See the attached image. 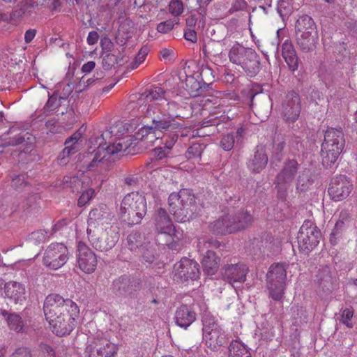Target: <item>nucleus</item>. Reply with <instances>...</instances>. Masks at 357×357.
I'll list each match as a JSON object with an SVG mask.
<instances>
[{"instance_id":"obj_35","label":"nucleus","mask_w":357,"mask_h":357,"mask_svg":"<svg viewBox=\"0 0 357 357\" xmlns=\"http://www.w3.org/2000/svg\"><path fill=\"white\" fill-rule=\"evenodd\" d=\"M1 314L6 319L7 324L10 329L17 333L22 331L24 323L20 314L8 313L6 310H3Z\"/></svg>"},{"instance_id":"obj_47","label":"nucleus","mask_w":357,"mask_h":357,"mask_svg":"<svg viewBox=\"0 0 357 357\" xmlns=\"http://www.w3.org/2000/svg\"><path fill=\"white\" fill-rule=\"evenodd\" d=\"M200 77L204 86L211 84L215 79L213 70L208 66L202 67L200 71Z\"/></svg>"},{"instance_id":"obj_5","label":"nucleus","mask_w":357,"mask_h":357,"mask_svg":"<svg viewBox=\"0 0 357 357\" xmlns=\"http://www.w3.org/2000/svg\"><path fill=\"white\" fill-rule=\"evenodd\" d=\"M168 204L176 221L185 222L192 218L195 211V197L187 190L170 194Z\"/></svg>"},{"instance_id":"obj_17","label":"nucleus","mask_w":357,"mask_h":357,"mask_svg":"<svg viewBox=\"0 0 357 357\" xmlns=\"http://www.w3.org/2000/svg\"><path fill=\"white\" fill-rule=\"evenodd\" d=\"M155 228L158 233L172 236L173 240H179L181 234L175 230L172 219L167 211L161 207L157 208L153 216Z\"/></svg>"},{"instance_id":"obj_8","label":"nucleus","mask_w":357,"mask_h":357,"mask_svg":"<svg viewBox=\"0 0 357 357\" xmlns=\"http://www.w3.org/2000/svg\"><path fill=\"white\" fill-rule=\"evenodd\" d=\"M34 142L35 138L31 134L20 133L0 144V153L7 146L20 145V151H15L13 156H17L19 162L22 164L28 163L35 160Z\"/></svg>"},{"instance_id":"obj_16","label":"nucleus","mask_w":357,"mask_h":357,"mask_svg":"<svg viewBox=\"0 0 357 357\" xmlns=\"http://www.w3.org/2000/svg\"><path fill=\"white\" fill-rule=\"evenodd\" d=\"M77 263L78 267L85 273H93L97 266L96 255L82 241H79L77 245Z\"/></svg>"},{"instance_id":"obj_19","label":"nucleus","mask_w":357,"mask_h":357,"mask_svg":"<svg viewBox=\"0 0 357 357\" xmlns=\"http://www.w3.org/2000/svg\"><path fill=\"white\" fill-rule=\"evenodd\" d=\"M299 164L294 159L287 160L275 178L274 183L280 189L286 190L292 184L298 174Z\"/></svg>"},{"instance_id":"obj_28","label":"nucleus","mask_w":357,"mask_h":357,"mask_svg":"<svg viewBox=\"0 0 357 357\" xmlns=\"http://www.w3.org/2000/svg\"><path fill=\"white\" fill-rule=\"evenodd\" d=\"M282 55L288 65L289 69L294 72L298 67V58L292 43L286 40L282 45Z\"/></svg>"},{"instance_id":"obj_21","label":"nucleus","mask_w":357,"mask_h":357,"mask_svg":"<svg viewBox=\"0 0 357 357\" xmlns=\"http://www.w3.org/2000/svg\"><path fill=\"white\" fill-rule=\"evenodd\" d=\"M199 266L197 261L183 257L174 265V277L181 282L196 280L199 275Z\"/></svg>"},{"instance_id":"obj_46","label":"nucleus","mask_w":357,"mask_h":357,"mask_svg":"<svg viewBox=\"0 0 357 357\" xmlns=\"http://www.w3.org/2000/svg\"><path fill=\"white\" fill-rule=\"evenodd\" d=\"M220 243L213 238H200L198 241L197 248L199 252H204L205 249L211 250L212 248H218Z\"/></svg>"},{"instance_id":"obj_50","label":"nucleus","mask_w":357,"mask_h":357,"mask_svg":"<svg viewBox=\"0 0 357 357\" xmlns=\"http://www.w3.org/2000/svg\"><path fill=\"white\" fill-rule=\"evenodd\" d=\"M235 142V136L234 133H229L224 135L220 142V146L223 150L229 151L234 147Z\"/></svg>"},{"instance_id":"obj_30","label":"nucleus","mask_w":357,"mask_h":357,"mask_svg":"<svg viewBox=\"0 0 357 357\" xmlns=\"http://www.w3.org/2000/svg\"><path fill=\"white\" fill-rule=\"evenodd\" d=\"M177 134H168L165 136L164 146L157 147L153 150V155L158 160H163L172 156V149L178 139Z\"/></svg>"},{"instance_id":"obj_1","label":"nucleus","mask_w":357,"mask_h":357,"mask_svg":"<svg viewBox=\"0 0 357 357\" xmlns=\"http://www.w3.org/2000/svg\"><path fill=\"white\" fill-rule=\"evenodd\" d=\"M43 311L52 332L59 336L70 334L79 313V307L75 302L70 299H64L56 294L46 297Z\"/></svg>"},{"instance_id":"obj_58","label":"nucleus","mask_w":357,"mask_h":357,"mask_svg":"<svg viewBox=\"0 0 357 357\" xmlns=\"http://www.w3.org/2000/svg\"><path fill=\"white\" fill-rule=\"evenodd\" d=\"M10 177L12 178V185L16 188H20L23 184H26L24 174H16L13 172Z\"/></svg>"},{"instance_id":"obj_2","label":"nucleus","mask_w":357,"mask_h":357,"mask_svg":"<svg viewBox=\"0 0 357 357\" xmlns=\"http://www.w3.org/2000/svg\"><path fill=\"white\" fill-rule=\"evenodd\" d=\"M178 110V105L176 102H167L166 100L162 103L149 105L146 115L151 119L152 123L150 126L142 128V135L156 131L176 134L175 131L183 128V126L176 121L181 117Z\"/></svg>"},{"instance_id":"obj_61","label":"nucleus","mask_w":357,"mask_h":357,"mask_svg":"<svg viewBox=\"0 0 357 357\" xmlns=\"http://www.w3.org/2000/svg\"><path fill=\"white\" fill-rule=\"evenodd\" d=\"M26 10V8H25V6L15 9L10 13V19L12 20H15V21L20 20L21 17H22V16L25 13Z\"/></svg>"},{"instance_id":"obj_37","label":"nucleus","mask_w":357,"mask_h":357,"mask_svg":"<svg viewBox=\"0 0 357 357\" xmlns=\"http://www.w3.org/2000/svg\"><path fill=\"white\" fill-rule=\"evenodd\" d=\"M312 32L317 33L312 18L307 15H302L296 21V33Z\"/></svg>"},{"instance_id":"obj_14","label":"nucleus","mask_w":357,"mask_h":357,"mask_svg":"<svg viewBox=\"0 0 357 357\" xmlns=\"http://www.w3.org/2000/svg\"><path fill=\"white\" fill-rule=\"evenodd\" d=\"M140 284L139 280H132L129 275H123L113 280L111 289L116 296L132 298L139 289Z\"/></svg>"},{"instance_id":"obj_38","label":"nucleus","mask_w":357,"mask_h":357,"mask_svg":"<svg viewBox=\"0 0 357 357\" xmlns=\"http://www.w3.org/2000/svg\"><path fill=\"white\" fill-rule=\"evenodd\" d=\"M66 98L60 96L57 93H54L48 99L47 103L43 107V111L41 115L47 116L50 112L55 111L61 106Z\"/></svg>"},{"instance_id":"obj_31","label":"nucleus","mask_w":357,"mask_h":357,"mask_svg":"<svg viewBox=\"0 0 357 357\" xmlns=\"http://www.w3.org/2000/svg\"><path fill=\"white\" fill-rule=\"evenodd\" d=\"M220 258L216 256L214 251L208 250L204 256L202 265L203 271L208 275H214L219 268Z\"/></svg>"},{"instance_id":"obj_3","label":"nucleus","mask_w":357,"mask_h":357,"mask_svg":"<svg viewBox=\"0 0 357 357\" xmlns=\"http://www.w3.org/2000/svg\"><path fill=\"white\" fill-rule=\"evenodd\" d=\"M98 137L91 139V143L93 146H90L87 151L79 155L78 160L81 167L89 171L93 170L96 167L103 168L106 162L112 155L121 151H126L128 149V144L125 142H119L115 145H107L100 141H97Z\"/></svg>"},{"instance_id":"obj_10","label":"nucleus","mask_w":357,"mask_h":357,"mask_svg":"<svg viewBox=\"0 0 357 357\" xmlns=\"http://www.w3.org/2000/svg\"><path fill=\"white\" fill-rule=\"evenodd\" d=\"M267 288L269 296L276 301L282 299L286 286L287 268L283 264H275L270 266L266 274Z\"/></svg>"},{"instance_id":"obj_62","label":"nucleus","mask_w":357,"mask_h":357,"mask_svg":"<svg viewBox=\"0 0 357 357\" xmlns=\"http://www.w3.org/2000/svg\"><path fill=\"white\" fill-rule=\"evenodd\" d=\"M184 38L192 43H196L197 40V33L193 29H187L184 32Z\"/></svg>"},{"instance_id":"obj_42","label":"nucleus","mask_w":357,"mask_h":357,"mask_svg":"<svg viewBox=\"0 0 357 357\" xmlns=\"http://www.w3.org/2000/svg\"><path fill=\"white\" fill-rule=\"evenodd\" d=\"M205 148V144L199 143L193 144L187 149L185 157L188 160H194L199 162L201 161V156Z\"/></svg>"},{"instance_id":"obj_23","label":"nucleus","mask_w":357,"mask_h":357,"mask_svg":"<svg viewBox=\"0 0 357 357\" xmlns=\"http://www.w3.org/2000/svg\"><path fill=\"white\" fill-rule=\"evenodd\" d=\"M128 130L127 123L122 121L116 122L115 124L112 126L109 130L101 134L98 137L97 141H100L104 144L107 142V145H113L119 142H125L128 144V147L130 145L129 140H126L123 138H120L121 136L126 134Z\"/></svg>"},{"instance_id":"obj_6","label":"nucleus","mask_w":357,"mask_h":357,"mask_svg":"<svg viewBox=\"0 0 357 357\" xmlns=\"http://www.w3.org/2000/svg\"><path fill=\"white\" fill-rule=\"evenodd\" d=\"M228 56L232 63L241 66L250 77L255 75L259 70V56L251 48L236 43L229 50Z\"/></svg>"},{"instance_id":"obj_36","label":"nucleus","mask_w":357,"mask_h":357,"mask_svg":"<svg viewBox=\"0 0 357 357\" xmlns=\"http://www.w3.org/2000/svg\"><path fill=\"white\" fill-rule=\"evenodd\" d=\"M79 138L80 134L76 132L66 140V147L63 149L61 153L62 159H64L66 157H69L78 151V141Z\"/></svg>"},{"instance_id":"obj_11","label":"nucleus","mask_w":357,"mask_h":357,"mask_svg":"<svg viewBox=\"0 0 357 357\" xmlns=\"http://www.w3.org/2000/svg\"><path fill=\"white\" fill-rule=\"evenodd\" d=\"M87 235L91 245L100 252L110 250L119 241V234L112 227L87 229Z\"/></svg>"},{"instance_id":"obj_45","label":"nucleus","mask_w":357,"mask_h":357,"mask_svg":"<svg viewBox=\"0 0 357 357\" xmlns=\"http://www.w3.org/2000/svg\"><path fill=\"white\" fill-rule=\"evenodd\" d=\"M144 236L139 232H135L129 234L127 237V242L130 250H134L136 248L141 250L142 246H144L147 242H142Z\"/></svg>"},{"instance_id":"obj_48","label":"nucleus","mask_w":357,"mask_h":357,"mask_svg":"<svg viewBox=\"0 0 357 357\" xmlns=\"http://www.w3.org/2000/svg\"><path fill=\"white\" fill-rule=\"evenodd\" d=\"M178 23L179 20L177 18L169 19L159 23L157 26V31L162 33H167L173 29L174 25Z\"/></svg>"},{"instance_id":"obj_59","label":"nucleus","mask_w":357,"mask_h":357,"mask_svg":"<svg viewBox=\"0 0 357 357\" xmlns=\"http://www.w3.org/2000/svg\"><path fill=\"white\" fill-rule=\"evenodd\" d=\"M94 190L92 189L87 190L82 192L78 199L77 204L79 206H84L92 198Z\"/></svg>"},{"instance_id":"obj_32","label":"nucleus","mask_w":357,"mask_h":357,"mask_svg":"<svg viewBox=\"0 0 357 357\" xmlns=\"http://www.w3.org/2000/svg\"><path fill=\"white\" fill-rule=\"evenodd\" d=\"M268 157L263 149H257L249 160L248 167L254 173H259L267 165Z\"/></svg>"},{"instance_id":"obj_25","label":"nucleus","mask_w":357,"mask_h":357,"mask_svg":"<svg viewBox=\"0 0 357 357\" xmlns=\"http://www.w3.org/2000/svg\"><path fill=\"white\" fill-rule=\"evenodd\" d=\"M296 43L298 48L303 52L314 51L319 43L318 33L303 32L296 33Z\"/></svg>"},{"instance_id":"obj_24","label":"nucleus","mask_w":357,"mask_h":357,"mask_svg":"<svg viewBox=\"0 0 357 357\" xmlns=\"http://www.w3.org/2000/svg\"><path fill=\"white\" fill-rule=\"evenodd\" d=\"M319 288L326 293H330L336 287L337 278L334 271L326 266L320 268L316 275Z\"/></svg>"},{"instance_id":"obj_13","label":"nucleus","mask_w":357,"mask_h":357,"mask_svg":"<svg viewBox=\"0 0 357 357\" xmlns=\"http://www.w3.org/2000/svg\"><path fill=\"white\" fill-rule=\"evenodd\" d=\"M68 259V250L63 243H52L45 250L43 263L51 270L62 267Z\"/></svg>"},{"instance_id":"obj_15","label":"nucleus","mask_w":357,"mask_h":357,"mask_svg":"<svg viewBox=\"0 0 357 357\" xmlns=\"http://www.w3.org/2000/svg\"><path fill=\"white\" fill-rule=\"evenodd\" d=\"M301 112V101L298 93L289 92L282 103L281 114L287 123H294Z\"/></svg>"},{"instance_id":"obj_40","label":"nucleus","mask_w":357,"mask_h":357,"mask_svg":"<svg viewBox=\"0 0 357 357\" xmlns=\"http://www.w3.org/2000/svg\"><path fill=\"white\" fill-rule=\"evenodd\" d=\"M229 357H252L247 347L238 341H232L229 346Z\"/></svg>"},{"instance_id":"obj_34","label":"nucleus","mask_w":357,"mask_h":357,"mask_svg":"<svg viewBox=\"0 0 357 357\" xmlns=\"http://www.w3.org/2000/svg\"><path fill=\"white\" fill-rule=\"evenodd\" d=\"M182 87L186 91V95L197 97L202 94L205 86L193 76H186Z\"/></svg>"},{"instance_id":"obj_41","label":"nucleus","mask_w":357,"mask_h":357,"mask_svg":"<svg viewBox=\"0 0 357 357\" xmlns=\"http://www.w3.org/2000/svg\"><path fill=\"white\" fill-rule=\"evenodd\" d=\"M140 252L141 261L144 264H151L156 259L155 250L150 242H147L144 246L142 247Z\"/></svg>"},{"instance_id":"obj_60","label":"nucleus","mask_w":357,"mask_h":357,"mask_svg":"<svg viewBox=\"0 0 357 357\" xmlns=\"http://www.w3.org/2000/svg\"><path fill=\"white\" fill-rule=\"evenodd\" d=\"M100 46L102 47V51L105 53L111 52L114 49V43H112L111 39L107 36H105L102 38H101Z\"/></svg>"},{"instance_id":"obj_64","label":"nucleus","mask_w":357,"mask_h":357,"mask_svg":"<svg viewBox=\"0 0 357 357\" xmlns=\"http://www.w3.org/2000/svg\"><path fill=\"white\" fill-rule=\"evenodd\" d=\"M10 357H31L30 351L27 348L17 349Z\"/></svg>"},{"instance_id":"obj_9","label":"nucleus","mask_w":357,"mask_h":357,"mask_svg":"<svg viewBox=\"0 0 357 357\" xmlns=\"http://www.w3.org/2000/svg\"><path fill=\"white\" fill-rule=\"evenodd\" d=\"M203 339L206 345L212 350H216L226 341L225 332L209 313H205L202 317Z\"/></svg>"},{"instance_id":"obj_55","label":"nucleus","mask_w":357,"mask_h":357,"mask_svg":"<svg viewBox=\"0 0 357 357\" xmlns=\"http://www.w3.org/2000/svg\"><path fill=\"white\" fill-rule=\"evenodd\" d=\"M47 231L45 230L38 229L32 232L29 236V238L35 243L39 244L45 241L47 237Z\"/></svg>"},{"instance_id":"obj_26","label":"nucleus","mask_w":357,"mask_h":357,"mask_svg":"<svg viewBox=\"0 0 357 357\" xmlns=\"http://www.w3.org/2000/svg\"><path fill=\"white\" fill-rule=\"evenodd\" d=\"M229 217L233 233L247 229L254 222L253 215L247 210H241Z\"/></svg>"},{"instance_id":"obj_52","label":"nucleus","mask_w":357,"mask_h":357,"mask_svg":"<svg viewBox=\"0 0 357 357\" xmlns=\"http://www.w3.org/2000/svg\"><path fill=\"white\" fill-rule=\"evenodd\" d=\"M285 146V141L284 139H282L281 140H278V142H275L273 145V157L275 158V160L278 161H280L282 158L283 154V150Z\"/></svg>"},{"instance_id":"obj_44","label":"nucleus","mask_w":357,"mask_h":357,"mask_svg":"<svg viewBox=\"0 0 357 357\" xmlns=\"http://www.w3.org/2000/svg\"><path fill=\"white\" fill-rule=\"evenodd\" d=\"M165 93V91L159 86H151L142 94V98L146 101L157 100L163 98Z\"/></svg>"},{"instance_id":"obj_4","label":"nucleus","mask_w":357,"mask_h":357,"mask_svg":"<svg viewBox=\"0 0 357 357\" xmlns=\"http://www.w3.org/2000/svg\"><path fill=\"white\" fill-rule=\"evenodd\" d=\"M345 145L344 135L341 128H328L321 144L322 165L331 167L337 161Z\"/></svg>"},{"instance_id":"obj_63","label":"nucleus","mask_w":357,"mask_h":357,"mask_svg":"<svg viewBox=\"0 0 357 357\" xmlns=\"http://www.w3.org/2000/svg\"><path fill=\"white\" fill-rule=\"evenodd\" d=\"M40 348L46 357H56L55 351L50 345L47 344H40Z\"/></svg>"},{"instance_id":"obj_20","label":"nucleus","mask_w":357,"mask_h":357,"mask_svg":"<svg viewBox=\"0 0 357 357\" xmlns=\"http://www.w3.org/2000/svg\"><path fill=\"white\" fill-rule=\"evenodd\" d=\"M119 348L106 339L95 340L85 349L88 357H114Z\"/></svg>"},{"instance_id":"obj_7","label":"nucleus","mask_w":357,"mask_h":357,"mask_svg":"<svg viewBox=\"0 0 357 357\" xmlns=\"http://www.w3.org/2000/svg\"><path fill=\"white\" fill-rule=\"evenodd\" d=\"M121 209L129 225L139 224L147 212L146 198L139 192L129 193L123 199Z\"/></svg>"},{"instance_id":"obj_39","label":"nucleus","mask_w":357,"mask_h":357,"mask_svg":"<svg viewBox=\"0 0 357 357\" xmlns=\"http://www.w3.org/2000/svg\"><path fill=\"white\" fill-rule=\"evenodd\" d=\"M312 184L310 171L306 169L298 172L296 181V189L297 192H302L306 191Z\"/></svg>"},{"instance_id":"obj_29","label":"nucleus","mask_w":357,"mask_h":357,"mask_svg":"<svg viewBox=\"0 0 357 357\" xmlns=\"http://www.w3.org/2000/svg\"><path fill=\"white\" fill-rule=\"evenodd\" d=\"M6 296L15 303L25 300V288L23 284L17 282H9L5 284Z\"/></svg>"},{"instance_id":"obj_51","label":"nucleus","mask_w":357,"mask_h":357,"mask_svg":"<svg viewBox=\"0 0 357 357\" xmlns=\"http://www.w3.org/2000/svg\"><path fill=\"white\" fill-rule=\"evenodd\" d=\"M351 220V215L348 210L341 211L339 215V219L335 226V232L337 233L338 229H342L344 224L350 222Z\"/></svg>"},{"instance_id":"obj_33","label":"nucleus","mask_w":357,"mask_h":357,"mask_svg":"<svg viewBox=\"0 0 357 357\" xmlns=\"http://www.w3.org/2000/svg\"><path fill=\"white\" fill-rule=\"evenodd\" d=\"M209 229L214 234L225 235L233 233L229 215H225L211 222Z\"/></svg>"},{"instance_id":"obj_22","label":"nucleus","mask_w":357,"mask_h":357,"mask_svg":"<svg viewBox=\"0 0 357 357\" xmlns=\"http://www.w3.org/2000/svg\"><path fill=\"white\" fill-rule=\"evenodd\" d=\"M352 187L351 181L346 176L340 175L332 178L328 194L334 201H341L349 196Z\"/></svg>"},{"instance_id":"obj_53","label":"nucleus","mask_w":357,"mask_h":357,"mask_svg":"<svg viewBox=\"0 0 357 357\" xmlns=\"http://www.w3.org/2000/svg\"><path fill=\"white\" fill-rule=\"evenodd\" d=\"M277 10L282 17L289 15L291 12L290 0H280Z\"/></svg>"},{"instance_id":"obj_56","label":"nucleus","mask_w":357,"mask_h":357,"mask_svg":"<svg viewBox=\"0 0 357 357\" xmlns=\"http://www.w3.org/2000/svg\"><path fill=\"white\" fill-rule=\"evenodd\" d=\"M118 58L114 54L110 52L107 53L102 59V66L106 69H109L114 66L116 63H118Z\"/></svg>"},{"instance_id":"obj_54","label":"nucleus","mask_w":357,"mask_h":357,"mask_svg":"<svg viewBox=\"0 0 357 357\" xmlns=\"http://www.w3.org/2000/svg\"><path fill=\"white\" fill-rule=\"evenodd\" d=\"M353 316L354 310L351 308H346L342 312L340 321L348 328H351L353 327V324L351 322Z\"/></svg>"},{"instance_id":"obj_49","label":"nucleus","mask_w":357,"mask_h":357,"mask_svg":"<svg viewBox=\"0 0 357 357\" xmlns=\"http://www.w3.org/2000/svg\"><path fill=\"white\" fill-rule=\"evenodd\" d=\"M183 3L180 0H171L169 3V12L174 17L181 15L183 12Z\"/></svg>"},{"instance_id":"obj_57","label":"nucleus","mask_w":357,"mask_h":357,"mask_svg":"<svg viewBox=\"0 0 357 357\" xmlns=\"http://www.w3.org/2000/svg\"><path fill=\"white\" fill-rule=\"evenodd\" d=\"M62 183L63 188H70L74 189L77 185H79L81 181L76 176H65L63 178Z\"/></svg>"},{"instance_id":"obj_12","label":"nucleus","mask_w":357,"mask_h":357,"mask_svg":"<svg viewBox=\"0 0 357 357\" xmlns=\"http://www.w3.org/2000/svg\"><path fill=\"white\" fill-rule=\"evenodd\" d=\"M321 232L310 220H305L301 227L297 236V243L301 251L308 252L319 243Z\"/></svg>"},{"instance_id":"obj_27","label":"nucleus","mask_w":357,"mask_h":357,"mask_svg":"<svg viewBox=\"0 0 357 357\" xmlns=\"http://www.w3.org/2000/svg\"><path fill=\"white\" fill-rule=\"evenodd\" d=\"M195 319L196 313L187 305H182L176 311V323L181 328H187Z\"/></svg>"},{"instance_id":"obj_43","label":"nucleus","mask_w":357,"mask_h":357,"mask_svg":"<svg viewBox=\"0 0 357 357\" xmlns=\"http://www.w3.org/2000/svg\"><path fill=\"white\" fill-rule=\"evenodd\" d=\"M105 213L102 211L100 209L98 208H94L92 209L89 215V219H88V228L87 229H92L93 228H102V225H100L98 222L102 220L104 218V215Z\"/></svg>"},{"instance_id":"obj_18","label":"nucleus","mask_w":357,"mask_h":357,"mask_svg":"<svg viewBox=\"0 0 357 357\" xmlns=\"http://www.w3.org/2000/svg\"><path fill=\"white\" fill-rule=\"evenodd\" d=\"M248 271V267L243 263H227L221 268V275L224 281L234 286V283L244 282Z\"/></svg>"}]
</instances>
